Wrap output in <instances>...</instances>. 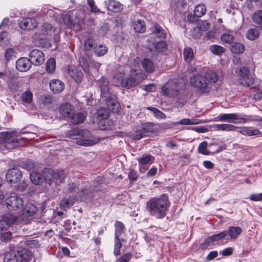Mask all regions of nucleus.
<instances>
[{
	"label": "nucleus",
	"instance_id": "obj_32",
	"mask_svg": "<svg viewBox=\"0 0 262 262\" xmlns=\"http://www.w3.org/2000/svg\"><path fill=\"white\" fill-rule=\"evenodd\" d=\"M224 231L226 232V236L229 234L231 239H235L241 233L242 229L238 226H230L228 230Z\"/></svg>",
	"mask_w": 262,
	"mask_h": 262
},
{
	"label": "nucleus",
	"instance_id": "obj_46",
	"mask_svg": "<svg viewBox=\"0 0 262 262\" xmlns=\"http://www.w3.org/2000/svg\"><path fill=\"white\" fill-rule=\"evenodd\" d=\"M183 56L184 60L186 62H191L194 57L193 50L189 47L185 48L184 50Z\"/></svg>",
	"mask_w": 262,
	"mask_h": 262
},
{
	"label": "nucleus",
	"instance_id": "obj_9",
	"mask_svg": "<svg viewBox=\"0 0 262 262\" xmlns=\"http://www.w3.org/2000/svg\"><path fill=\"white\" fill-rule=\"evenodd\" d=\"M183 87V83L179 80H169L162 88V91L165 96L174 97L179 93V90Z\"/></svg>",
	"mask_w": 262,
	"mask_h": 262
},
{
	"label": "nucleus",
	"instance_id": "obj_44",
	"mask_svg": "<svg viewBox=\"0 0 262 262\" xmlns=\"http://www.w3.org/2000/svg\"><path fill=\"white\" fill-rule=\"evenodd\" d=\"M245 46L240 42H235L231 47V51L232 53L236 54H242L245 51Z\"/></svg>",
	"mask_w": 262,
	"mask_h": 262
},
{
	"label": "nucleus",
	"instance_id": "obj_59",
	"mask_svg": "<svg viewBox=\"0 0 262 262\" xmlns=\"http://www.w3.org/2000/svg\"><path fill=\"white\" fill-rule=\"evenodd\" d=\"M201 31H205L210 27V24L206 20L200 21L196 26Z\"/></svg>",
	"mask_w": 262,
	"mask_h": 262
},
{
	"label": "nucleus",
	"instance_id": "obj_61",
	"mask_svg": "<svg viewBox=\"0 0 262 262\" xmlns=\"http://www.w3.org/2000/svg\"><path fill=\"white\" fill-rule=\"evenodd\" d=\"M52 98L50 96H42L39 99L40 103L47 105L52 102Z\"/></svg>",
	"mask_w": 262,
	"mask_h": 262
},
{
	"label": "nucleus",
	"instance_id": "obj_1",
	"mask_svg": "<svg viewBox=\"0 0 262 262\" xmlns=\"http://www.w3.org/2000/svg\"><path fill=\"white\" fill-rule=\"evenodd\" d=\"M69 189L70 192L75 191L77 193L74 199L69 197L68 199H63L60 201V205L63 208L72 205L74 203V200L85 201L91 198L94 194L92 187L87 182L78 181L76 183L69 184Z\"/></svg>",
	"mask_w": 262,
	"mask_h": 262
},
{
	"label": "nucleus",
	"instance_id": "obj_30",
	"mask_svg": "<svg viewBox=\"0 0 262 262\" xmlns=\"http://www.w3.org/2000/svg\"><path fill=\"white\" fill-rule=\"evenodd\" d=\"M50 90L54 93L61 92L64 88V83L59 79H53L50 83Z\"/></svg>",
	"mask_w": 262,
	"mask_h": 262
},
{
	"label": "nucleus",
	"instance_id": "obj_40",
	"mask_svg": "<svg viewBox=\"0 0 262 262\" xmlns=\"http://www.w3.org/2000/svg\"><path fill=\"white\" fill-rule=\"evenodd\" d=\"M142 67L148 73H152L154 71V64L148 58H145L142 62Z\"/></svg>",
	"mask_w": 262,
	"mask_h": 262
},
{
	"label": "nucleus",
	"instance_id": "obj_18",
	"mask_svg": "<svg viewBox=\"0 0 262 262\" xmlns=\"http://www.w3.org/2000/svg\"><path fill=\"white\" fill-rule=\"evenodd\" d=\"M29 57L31 63L35 66L40 65L45 61L43 53L37 49L32 50L29 54Z\"/></svg>",
	"mask_w": 262,
	"mask_h": 262
},
{
	"label": "nucleus",
	"instance_id": "obj_28",
	"mask_svg": "<svg viewBox=\"0 0 262 262\" xmlns=\"http://www.w3.org/2000/svg\"><path fill=\"white\" fill-rule=\"evenodd\" d=\"M105 5L109 11L117 13L123 9V5L119 2L115 0H108L105 2Z\"/></svg>",
	"mask_w": 262,
	"mask_h": 262
},
{
	"label": "nucleus",
	"instance_id": "obj_19",
	"mask_svg": "<svg viewBox=\"0 0 262 262\" xmlns=\"http://www.w3.org/2000/svg\"><path fill=\"white\" fill-rule=\"evenodd\" d=\"M5 177L6 180L10 183H15L20 179L22 174L18 168H12L7 171Z\"/></svg>",
	"mask_w": 262,
	"mask_h": 262
},
{
	"label": "nucleus",
	"instance_id": "obj_29",
	"mask_svg": "<svg viewBox=\"0 0 262 262\" xmlns=\"http://www.w3.org/2000/svg\"><path fill=\"white\" fill-rule=\"evenodd\" d=\"M238 128L231 124H216L212 126V129L215 131L233 132L236 131Z\"/></svg>",
	"mask_w": 262,
	"mask_h": 262
},
{
	"label": "nucleus",
	"instance_id": "obj_13",
	"mask_svg": "<svg viewBox=\"0 0 262 262\" xmlns=\"http://www.w3.org/2000/svg\"><path fill=\"white\" fill-rule=\"evenodd\" d=\"M18 220L17 216L12 213L5 214L0 220V233L6 231L9 227L15 223Z\"/></svg>",
	"mask_w": 262,
	"mask_h": 262
},
{
	"label": "nucleus",
	"instance_id": "obj_27",
	"mask_svg": "<svg viewBox=\"0 0 262 262\" xmlns=\"http://www.w3.org/2000/svg\"><path fill=\"white\" fill-rule=\"evenodd\" d=\"M54 32V29L52 28L50 24L45 23L40 27L39 38L40 39L48 38V36H51Z\"/></svg>",
	"mask_w": 262,
	"mask_h": 262
},
{
	"label": "nucleus",
	"instance_id": "obj_33",
	"mask_svg": "<svg viewBox=\"0 0 262 262\" xmlns=\"http://www.w3.org/2000/svg\"><path fill=\"white\" fill-rule=\"evenodd\" d=\"M240 134L244 136H253L259 135L261 132L256 128L252 127H244L238 131Z\"/></svg>",
	"mask_w": 262,
	"mask_h": 262
},
{
	"label": "nucleus",
	"instance_id": "obj_20",
	"mask_svg": "<svg viewBox=\"0 0 262 262\" xmlns=\"http://www.w3.org/2000/svg\"><path fill=\"white\" fill-rule=\"evenodd\" d=\"M105 101L107 108L113 112H118L119 110V104L117 101V96L109 93L106 95Z\"/></svg>",
	"mask_w": 262,
	"mask_h": 262
},
{
	"label": "nucleus",
	"instance_id": "obj_41",
	"mask_svg": "<svg viewBox=\"0 0 262 262\" xmlns=\"http://www.w3.org/2000/svg\"><path fill=\"white\" fill-rule=\"evenodd\" d=\"M107 48L103 45H96L94 48V52L96 56H102L107 52Z\"/></svg>",
	"mask_w": 262,
	"mask_h": 262
},
{
	"label": "nucleus",
	"instance_id": "obj_24",
	"mask_svg": "<svg viewBox=\"0 0 262 262\" xmlns=\"http://www.w3.org/2000/svg\"><path fill=\"white\" fill-rule=\"evenodd\" d=\"M68 74L77 83H79L81 82L83 74L81 71L77 67L74 66H70L68 68Z\"/></svg>",
	"mask_w": 262,
	"mask_h": 262
},
{
	"label": "nucleus",
	"instance_id": "obj_60",
	"mask_svg": "<svg viewBox=\"0 0 262 262\" xmlns=\"http://www.w3.org/2000/svg\"><path fill=\"white\" fill-rule=\"evenodd\" d=\"M12 233L11 232H1L0 233V239L4 242H7L11 238Z\"/></svg>",
	"mask_w": 262,
	"mask_h": 262
},
{
	"label": "nucleus",
	"instance_id": "obj_23",
	"mask_svg": "<svg viewBox=\"0 0 262 262\" xmlns=\"http://www.w3.org/2000/svg\"><path fill=\"white\" fill-rule=\"evenodd\" d=\"M31 62L29 59L26 57H21L18 59L16 62V68L20 72H26L31 67Z\"/></svg>",
	"mask_w": 262,
	"mask_h": 262
},
{
	"label": "nucleus",
	"instance_id": "obj_34",
	"mask_svg": "<svg viewBox=\"0 0 262 262\" xmlns=\"http://www.w3.org/2000/svg\"><path fill=\"white\" fill-rule=\"evenodd\" d=\"M233 31L229 30L221 36V39L225 43L231 45L233 43L235 38L232 34Z\"/></svg>",
	"mask_w": 262,
	"mask_h": 262
},
{
	"label": "nucleus",
	"instance_id": "obj_57",
	"mask_svg": "<svg viewBox=\"0 0 262 262\" xmlns=\"http://www.w3.org/2000/svg\"><path fill=\"white\" fill-rule=\"evenodd\" d=\"M147 109L152 111L155 114V116L158 118L164 119L166 117L165 115L163 112L156 108L148 107H147Z\"/></svg>",
	"mask_w": 262,
	"mask_h": 262
},
{
	"label": "nucleus",
	"instance_id": "obj_26",
	"mask_svg": "<svg viewBox=\"0 0 262 262\" xmlns=\"http://www.w3.org/2000/svg\"><path fill=\"white\" fill-rule=\"evenodd\" d=\"M97 84L101 91L102 97H105L109 93V81L107 79L102 77L97 82Z\"/></svg>",
	"mask_w": 262,
	"mask_h": 262
},
{
	"label": "nucleus",
	"instance_id": "obj_54",
	"mask_svg": "<svg viewBox=\"0 0 262 262\" xmlns=\"http://www.w3.org/2000/svg\"><path fill=\"white\" fill-rule=\"evenodd\" d=\"M16 52L12 48H8L5 52V58L7 61H9L16 57Z\"/></svg>",
	"mask_w": 262,
	"mask_h": 262
},
{
	"label": "nucleus",
	"instance_id": "obj_17",
	"mask_svg": "<svg viewBox=\"0 0 262 262\" xmlns=\"http://www.w3.org/2000/svg\"><path fill=\"white\" fill-rule=\"evenodd\" d=\"M21 210L23 220L28 222L36 213L37 207L33 204L29 203Z\"/></svg>",
	"mask_w": 262,
	"mask_h": 262
},
{
	"label": "nucleus",
	"instance_id": "obj_62",
	"mask_svg": "<svg viewBox=\"0 0 262 262\" xmlns=\"http://www.w3.org/2000/svg\"><path fill=\"white\" fill-rule=\"evenodd\" d=\"M35 167V163L31 160H27L24 164V168L28 171L33 169Z\"/></svg>",
	"mask_w": 262,
	"mask_h": 262
},
{
	"label": "nucleus",
	"instance_id": "obj_25",
	"mask_svg": "<svg viewBox=\"0 0 262 262\" xmlns=\"http://www.w3.org/2000/svg\"><path fill=\"white\" fill-rule=\"evenodd\" d=\"M75 112L74 106L70 103H66L60 106L59 113L63 117L70 119Z\"/></svg>",
	"mask_w": 262,
	"mask_h": 262
},
{
	"label": "nucleus",
	"instance_id": "obj_51",
	"mask_svg": "<svg viewBox=\"0 0 262 262\" xmlns=\"http://www.w3.org/2000/svg\"><path fill=\"white\" fill-rule=\"evenodd\" d=\"M208 143L206 141L201 142L198 147V152L204 155H212L213 152H210L207 150Z\"/></svg>",
	"mask_w": 262,
	"mask_h": 262
},
{
	"label": "nucleus",
	"instance_id": "obj_31",
	"mask_svg": "<svg viewBox=\"0 0 262 262\" xmlns=\"http://www.w3.org/2000/svg\"><path fill=\"white\" fill-rule=\"evenodd\" d=\"M226 236V232H224V231H223L221 232L209 236L207 239H206L204 244L206 246H209L212 243L219 242L222 239H224Z\"/></svg>",
	"mask_w": 262,
	"mask_h": 262
},
{
	"label": "nucleus",
	"instance_id": "obj_2",
	"mask_svg": "<svg viewBox=\"0 0 262 262\" xmlns=\"http://www.w3.org/2000/svg\"><path fill=\"white\" fill-rule=\"evenodd\" d=\"M169 205L168 195L162 194L150 199L146 203V210L150 216L161 219L166 216Z\"/></svg>",
	"mask_w": 262,
	"mask_h": 262
},
{
	"label": "nucleus",
	"instance_id": "obj_16",
	"mask_svg": "<svg viewBox=\"0 0 262 262\" xmlns=\"http://www.w3.org/2000/svg\"><path fill=\"white\" fill-rule=\"evenodd\" d=\"M124 75L125 74L124 72H120L115 74L114 78H117L119 81H120L121 85L126 88H130V87L136 84V80L135 77L130 76L129 77L123 78Z\"/></svg>",
	"mask_w": 262,
	"mask_h": 262
},
{
	"label": "nucleus",
	"instance_id": "obj_21",
	"mask_svg": "<svg viewBox=\"0 0 262 262\" xmlns=\"http://www.w3.org/2000/svg\"><path fill=\"white\" fill-rule=\"evenodd\" d=\"M149 43V45H152L155 46V49L157 52H163L165 51L167 48V45L166 42L162 39L159 41L156 40L155 37L150 36L147 40Z\"/></svg>",
	"mask_w": 262,
	"mask_h": 262
},
{
	"label": "nucleus",
	"instance_id": "obj_48",
	"mask_svg": "<svg viewBox=\"0 0 262 262\" xmlns=\"http://www.w3.org/2000/svg\"><path fill=\"white\" fill-rule=\"evenodd\" d=\"M31 182L35 185H39L42 180L41 174L37 172H32L30 173Z\"/></svg>",
	"mask_w": 262,
	"mask_h": 262
},
{
	"label": "nucleus",
	"instance_id": "obj_6",
	"mask_svg": "<svg viewBox=\"0 0 262 262\" xmlns=\"http://www.w3.org/2000/svg\"><path fill=\"white\" fill-rule=\"evenodd\" d=\"M0 142L5 144L8 149H12L25 145L24 138L20 137L16 131L0 133Z\"/></svg>",
	"mask_w": 262,
	"mask_h": 262
},
{
	"label": "nucleus",
	"instance_id": "obj_55",
	"mask_svg": "<svg viewBox=\"0 0 262 262\" xmlns=\"http://www.w3.org/2000/svg\"><path fill=\"white\" fill-rule=\"evenodd\" d=\"M95 41L93 39L89 38L85 40L84 47V49L86 51H91L93 49L96 45L94 43Z\"/></svg>",
	"mask_w": 262,
	"mask_h": 262
},
{
	"label": "nucleus",
	"instance_id": "obj_11",
	"mask_svg": "<svg viewBox=\"0 0 262 262\" xmlns=\"http://www.w3.org/2000/svg\"><path fill=\"white\" fill-rule=\"evenodd\" d=\"M79 63L83 71L88 74L91 75L98 72L101 64L90 58L80 57L79 58Z\"/></svg>",
	"mask_w": 262,
	"mask_h": 262
},
{
	"label": "nucleus",
	"instance_id": "obj_38",
	"mask_svg": "<svg viewBox=\"0 0 262 262\" xmlns=\"http://www.w3.org/2000/svg\"><path fill=\"white\" fill-rule=\"evenodd\" d=\"M70 119L72 124H78L83 122L85 119V116L82 113H78L76 114L74 113Z\"/></svg>",
	"mask_w": 262,
	"mask_h": 262
},
{
	"label": "nucleus",
	"instance_id": "obj_5",
	"mask_svg": "<svg viewBox=\"0 0 262 262\" xmlns=\"http://www.w3.org/2000/svg\"><path fill=\"white\" fill-rule=\"evenodd\" d=\"M53 13V10L43 8L35 17L23 18L18 21V26L23 30L33 29L37 27L39 21L42 20L45 15L48 14L51 15Z\"/></svg>",
	"mask_w": 262,
	"mask_h": 262
},
{
	"label": "nucleus",
	"instance_id": "obj_53",
	"mask_svg": "<svg viewBox=\"0 0 262 262\" xmlns=\"http://www.w3.org/2000/svg\"><path fill=\"white\" fill-rule=\"evenodd\" d=\"M10 36L7 31H3L0 33V45L5 46L9 42Z\"/></svg>",
	"mask_w": 262,
	"mask_h": 262
},
{
	"label": "nucleus",
	"instance_id": "obj_50",
	"mask_svg": "<svg viewBox=\"0 0 262 262\" xmlns=\"http://www.w3.org/2000/svg\"><path fill=\"white\" fill-rule=\"evenodd\" d=\"M56 68L55 59L53 58H49L46 63V70L48 73H52Z\"/></svg>",
	"mask_w": 262,
	"mask_h": 262
},
{
	"label": "nucleus",
	"instance_id": "obj_39",
	"mask_svg": "<svg viewBox=\"0 0 262 262\" xmlns=\"http://www.w3.org/2000/svg\"><path fill=\"white\" fill-rule=\"evenodd\" d=\"M206 7L204 4L198 5L194 10V15L197 18L201 17L203 16L206 12Z\"/></svg>",
	"mask_w": 262,
	"mask_h": 262
},
{
	"label": "nucleus",
	"instance_id": "obj_56",
	"mask_svg": "<svg viewBox=\"0 0 262 262\" xmlns=\"http://www.w3.org/2000/svg\"><path fill=\"white\" fill-rule=\"evenodd\" d=\"M122 247L121 241L119 238H115V245L114 249V254L117 256L120 254V248Z\"/></svg>",
	"mask_w": 262,
	"mask_h": 262
},
{
	"label": "nucleus",
	"instance_id": "obj_35",
	"mask_svg": "<svg viewBox=\"0 0 262 262\" xmlns=\"http://www.w3.org/2000/svg\"><path fill=\"white\" fill-rule=\"evenodd\" d=\"M153 37L156 36L158 38L160 39H164L166 37L165 31L159 25H156L154 27V30L151 36Z\"/></svg>",
	"mask_w": 262,
	"mask_h": 262
},
{
	"label": "nucleus",
	"instance_id": "obj_47",
	"mask_svg": "<svg viewBox=\"0 0 262 262\" xmlns=\"http://www.w3.org/2000/svg\"><path fill=\"white\" fill-rule=\"evenodd\" d=\"M135 30L139 33L143 32L146 29L145 24L143 20L138 19L134 24Z\"/></svg>",
	"mask_w": 262,
	"mask_h": 262
},
{
	"label": "nucleus",
	"instance_id": "obj_36",
	"mask_svg": "<svg viewBox=\"0 0 262 262\" xmlns=\"http://www.w3.org/2000/svg\"><path fill=\"white\" fill-rule=\"evenodd\" d=\"M154 157L150 155H143L137 159L139 165L151 164L154 162Z\"/></svg>",
	"mask_w": 262,
	"mask_h": 262
},
{
	"label": "nucleus",
	"instance_id": "obj_7",
	"mask_svg": "<svg viewBox=\"0 0 262 262\" xmlns=\"http://www.w3.org/2000/svg\"><path fill=\"white\" fill-rule=\"evenodd\" d=\"M67 136L72 139H77L76 143L80 145L92 146L97 142L90 139L91 137V133L88 130H79L78 129L73 128L67 132Z\"/></svg>",
	"mask_w": 262,
	"mask_h": 262
},
{
	"label": "nucleus",
	"instance_id": "obj_45",
	"mask_svg": "<svg viewBox=\"0 0 262 262\" xmlns=\"http://www.w3.org/2000/svg\"><path fill=\"white\" fill-rule=\"evenodd\" d=\"M259 36V32L256 28H251L248 30L246 33L247 38L250 40L257 39Z\"/></svg>",
	"mask_w": 262,
	"mask_h": 262
},
{
	"label": "nucleus",
	"instance_id": "obj_64",
	"mask_svg": "<svg viewBox=\"0 0 262 262\" xmlns=\"http://www.w3.org/2000/svg\"><path fill=\"white\" fill-rule=\"evenodd\" d=\"M233 248L228 247L225 248L223 250L220 251V253L222 254V255L224 256H230L233 253Z\"/></svg>",
	"mask_w": 262,
	"mask_h": 262
},
{
	"label": "nucleus",
	"instance_id": "obj_3",
	"mask_svg": "<svg viewBox=\"0 0 262 262\" xmlns=\"http://www.w3.org/2000/svg\"><path fill=\"white\" fill-rule=\"evenodd\" d=\"M219 78V75L215 72L208 70L204 75L193 74L190 78V83L198 89L201 92L208 93L211 90L212 84L217 82Z\"/></svg>",
	"mask_w": 262,
	"mask_h": 262
},
{
	"label": "nucleus",
	"instance_id": "obj_10",
	"mask_svg": "<svg viewBox=\"0 0 262 262\" xmlns=\"http://www.w3.org/2000/svg\"><path fill=\"white\" fill-rule=\"evenodd\" d=\"M235 72L239 77L238 81L241 84L247 87L253 85L255 79L254 76L250 74L248 68L239 67L236 69Z\"/></svg>",
	"mask_w": 262,
	"mask_h": 262
},
{
	"label": "nucleus",
	"instance_id": "obj_52",
	"mask_svg": "<svg viewBox=\"0 0 262 262\" xmlns=\"http://www.w3.org/2000/svg\"><path fill=\"white\" fill-rule=\"evenodd\" d=\"M33 94L29 91L24 92L21 96V99L24 103H30L32 101Z\"/></svg>",
	"mask_w": 262,
	"mask_h": 262
},
{
	"label": "nucleus",
	"instance_id": "obj_8",
	"mask_svg": "<svg viewBox=\"0 0 262 262\" xmlns=\"http://www.w3.org/2000/svg\"><path fill=\"white\" fill-rule=\"evenodd\" d=\"M84 15L82 11L77 10L72 15L66 14L63 16L65 25L75 31H80L84 23Z\"/></svg>",
	"mask_w": 262,
	"mask_h": 262
},
{
	"label": "nucleus",
	"instance_id": "obj_22",
	"mask_svg": "<svg viewBox=\"0 0 262 262\" xmlns=\"http://www.w3.org/2000/svg\"><path fill=\"white\" fill-rule=\"evenodd\" d=\"M48 172L51 175V178L48 179L46 176L45 175V179L48 183L52 182L53 180H55L56 183L63 182L65 178V175L63 170H59L54 172L52 170L49 169L48 170Z\"/></svg>",
	"mask_w": 262,
	"mask_h": 262
},
{
	"label": "nucleus",
	"instance_id": "obj_42",
	"mask_svg": "<svg viewBox=\"0 0 262 262\" xmlns=\"http://www.w3.org/2000/svg\"><path fill=\"white\" fill-rule=\"evenodd\" d=\"M200 123V121L199 119H189L184 118L181 119L179 121H177L174 123V125L182 124V125H194L198 124Z\"/></svg>",
	"mask_w": 262,
	"mask_h": 262
},
{
	"label": "nucleus",
	"instance_id": "obj_43",
	"mask_svg": "<svg viewBox=\"0 0 262 262\" xmlns=\"http://www.w3.org/2000/svg\"><path fill=\"white\" fill-rule=\"evenodd\" d=\"M115 238L118 239L119 238V237L123 233L125 227L122 222L116 221L115 224Z\"/></svg>",
	"mask_w": 262,
	"mask_h": 262
},
{
	"label": "nucleus",
	"instance_id": "obj_63",
	"mask_svg": "<svg viewBox=\"0 0 262 262\" xmlns=\"http://www.w3.org/2000/svg\"><path fill=\"white\" fill-rule=\"evenodd\" d=\"M130 258L131 254L129 253H127L117 259L116 262H128Z\"/></svg>",
	"mask_w": 262,
	"mask_h": 262
},
{
	"label": "nucleus",
	"instance_id": "obj_15",
	"mask_svg": "<svg viewBox=\"0 0 262 262\" xmlns=\"http://www.w3.org/2000/svg\"><path fill=\"white\" fill-rule=\"evenodd\" d=\"M29 258L27 259L25 254L18 251L6 253L5 254L4 262H28Z\"/></svg>",
	"mask_w": 262,
	"mask_h": 262
},
{
	"label": "nucleus",
	"instance_id": "obj_14",
	"mask_svg": "<svg viewBox=\"0 0 262 262\" xmlns=\"http://www.w3.org/2000/svg\"><path fill=\"white\" fill-rule=\"evenodd\" d=\"M152 130L153 124L152 123H142L137 126L136 134L134 136V139L140 140L145 136L146 133L151 132Z\"/></svg>",
	"mask_w": 262,
	"mask_h": 262
},
{
	"label": "nucleus",
	"instance_id": "obj_4",
	"mask_svg": "<svg viewBox=\"0 0 262 262\" xmlns=\"http://www.w3.org/2000/svg\"><path fill=\"white\" fill-rule=\"evenodd\" d=\"M215 121L244 124L253 121L262 122V118L257 119L255 116L238 113L220 114L216 117Z\"/></svg>",
	"mask_w": 262,
	"mask_h": 262
},
{
	"label": "nucleus",
	"instance_id": "obj_37",
	"mask_svg": "<svg viewBox=\"0 0 262 262\" xmlns=\"http://www.w3.org/2000/svg\"><path fill=\"white\" fill-rule=\"evenodd\" d=\"M252 20L255 23L258 27L262 29V10H259L256 11L252 16Z\"/></svg>",
	"mask_w": 262,
	"mask_h": 262
},
{
	"label": "nucleus",
	"instance_id": "obj_12",
	"mask_svg": "<svg viewBox=\"0 0 262 262\" xmlns=\"http://www.w3.org/2000/svg\"><path fill=\"white\" fill-rule=\"evenodd\" d=\"M5 203L9 210H20L24 206L23 199L17 195H11L5 200Z\"/></svg>",
	"mask_w": 262,
	"mask_h": 262
},
{
	"label": "nucleus",
	"instance_id": "obj_58",
	"mask_svg": "<svg viewBox=\"0 0 262 262\" xmlns=\"http://www.w3.org/2000/svg\"><path fill=\"white\" fill-rule=\"evenodd\" d=\"M190 35L193 38H199L202 36V31L195 26L191 30Z\"/></svg>",
	"mask_w": 262,
	"mask_h": 262
},
{
	"label": "nucleus",
	"instance_id": "obj_49",
	"mask_svg": "<svg viewBox=\"0 0 262 262\" xmlns=\"http://www.w3.org/2000/svg\"><path fill=\"white\" fill-rule=\"evenodd\" d=\"M209 50L214 55H220L225 52V49L217 45H213L210 46Z\"/></svg>",
	"mask_w": 262,
	"mask_h": 262
}]
</instances>
